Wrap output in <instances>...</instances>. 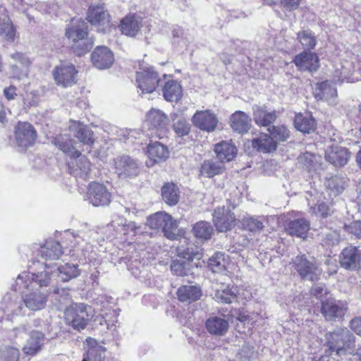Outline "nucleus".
Masks as SVG:
<instances>
[{
	"label": "nucleus",
	"mask_w": 361,
	"mask_h": 361,
	"mask_svg": "<svg viewBox=\"0 0 361 361\" xmlns=\"http://www.w3.org/2000/svg\"><path fill=\"white\" fill-rule=\"evenodd\" d=\"M49 269L46 263L44 271L37 273L24 271L16 280L15 289L21 290L23 304L31 311H39L47 305L49 293L44 288L49 285L54 274Z\"/></svg>",
	"instance_id": "nucleus-1"
},
{
	"label": "nucleus",
	"mask_w": 361,
	"mask_h": 361,
	"mask_svg": "<svg viewBox=\"0 0 361 361\" xmlns=\"http://www.w3.org/2000/svg\"><path fill=\"white\" fill-rule=\"evenodd\" d=\"M354 71L353 63L348 61L339 62L335 64L333 75V81L326 80L320 83H317L314 92V97L318 100H325L331 104H336L337 97V90L331 84L342 83L344 81L353 82L351 78L353 72Z\"/></svg>",
	"instance_id": "nucleus-2"
},
{
	"label": "nucleus",
	"mask_w": 361,
	"mask_h": 361,
	"mask_svg": "<svg viewBox=\"0 0 361 361\" xmlns=\"http://www.w3.org/2000/svg\"><path fill=\"white\" fill-rule=\"evenodd\" d=\"M66 36L72 42L71 48L78 56L85 54L94 44L88 37L87 25L83 20L73 22L66 29Z\"/></svg>",
	"instance_id": "nucleus-3"
},
{
	"label": "nucleus",
	"mask_w": 361,
	"mask_h": 361,
	"mask_svg": "<svg viewBox=\"0 0 361 361\" xmlns=\"http://www.w3.org/2000/svg\"><path fill=\"white\" fill-rule=\"evenodd\" d=\"M326 345L336 355L353 353L355 336L346 328H338L326 334Z\"/></svg>",
	"instance_id": "nucleus-4"
},
{
	"label": "nucleus",
	"mask_w": 361,
	"mask_h": 361,
	"mask_svg": "<svg viewBox=\"0 0 361 361\" xmlns=\"http://www.w3.org/2000/svg\"><path fill=\"white\" fill-rule=\"evenodd\" d=\"M93 315L92 307L84 303L73 304L64 312L66 324L78 331L86 327Z\"/></svg>",
	"instance_id": "nucleus-5"
},
{
	"label": "nucleus",
	"mask_w": 361,
	"mask_h": 361,
	"mask_svg": "<svg viewBox=\"0 0 361 361\" xmlns=\"http://www.w3.org/2000/svg\"><path fill=\"white\" fill-rule=\"evenodd\" d=\"M160 78L154 68L148 64H141L136 71L137 87L142 93H152L157 88Z\"/></svg>",
	"instance_id": "nucleus-6"
},
{
	"label": "nucleus",
	"mask_w": 361,
	"mask_h": 361,
	"mask_svg": "<svg viewBox=\"0 0 361 361\" xmlns=\"http://www.w3.org/2000/svg\"><path fill=\"white\" fill-rule=\"evenodd\" d=\"M178 256L180 259L172 262L171 269L177 276H186L190 271V262L195 259H200L202 254L197 247H188L186 250L178 247Z\"/></svg>",
	"instance_id": "nucleus-7"
},
{
	"label": "nucleus",
	"mask_w": 361,
	"mask_h": 361,
	"mask_svg": "<svg viewBox=\"0 0 361 361\" xmlns=\"http://www.w3.org/2000/svg\"><path fill=\"white\" fill-rule=\"evenodd\" d=\"M147 224L151 228H161L165 236L171 240L176 238L177 225L176 221L167 213L159 212L147 219Z\"/></svg>",
	"instance_id": "nucleus-8"
},
{
	"label": "nucleus",
	"mask_w": 361,
	"mask_h": 361,
	"mask_svg": "<svg viewBox=\"0 0 361 361\" xmlns=\"http://www.w3.org/2000/svg\"><path fill=\"white\" fill-rule=\"evenodd\" d=\"M78 71L69 61L61 62L52 71L53 78L56 84L63 87L72 86L76 82Z\"/></svg>",
	"instance_id": "nucleus-9"
},
{
	"label": "nucleus",
	"mask_w": 361,
	"mask_h": 361,
	"mask_svg": "<svg viewBox=\"0 0 361 361\" xmlns=\"http://www.w3.org/2000/svg\"><path fill=\"white\" fill-rule=\"evenodd\" d=\"M14 134L18 146L25 149L32 147L37 137L35 127L26 121H19L16 124Z\"/></svg>",
	"instance_id": "nucleus-10"
},
{
	"label": "nucleus",
	"mask_w": 361,
	"mask_h": 361,
	"mask_svg": "<svg viewBox=\"0 0 361 361\" xmlns=\"http://www.w3.org/2000/svg\"><path fill=\"white\" fill-rule=\"evenodd\" d=\"M146 122L150 130H155V137L161 138L166 135L169 120L161 110L156 109L149 110L146 115Z\"/></svg>",
	"instance_id": "nucleus-11"
},
{
	"label": "nucleus",
	"mask_w": 361,
	"mask_h": 361,
	"mask_svg": "<svg viewBox=\"0 0 361 361\" xmlns=\"http://www.w3.org/2000/svg\"><path fill=\"white\" fill-rule=\"evenodd\" d=\"M87 20L94 26L99 32H106L111 27L110 16L104 7L91 6L89 8Z\"/></svg>",
	"instance_id": "nucleus-12"
},
{
	"label": "nucleus",
	"mask_w": 361,
	"mask_h": 361,
	"mask_svg": "<svg viewBox=\"0 0 361 361\" xmlns=\"http://www.w3.org/2000/svg\"><path fill=\"white\" fill-rule=\"evenodd\" d=\"M191 121L195 127L208 133L213 132L219 123L216 114L209 109L197 111Z\"/></svg>",
	"instance_id": "nucleus-13"
},
{
	"label": "nucleus",
	"mask_w": 361,
	"mask_h": 361,
	"mask_svg": "<svg viewBox=\"0 0 361 361\" xmlns=\"http://www.w3.org/2000/svg\"><path fill=\"white\" fill-rule=\"evenodd\" d=\"M293 266L300 276L305 280L314 281L319 279L321 269L305 255H298L293 260Z\"/></svg>",
	"instance_id": "nucleus-14"
},
{
	"label": "nucleus",
	"mask_w": 361,
	"mask_h": 361,
	"mask_svg": "<svg viewBox=\"0 0 361 361\" xmlns=\"http://www.w3.org/2000/svg\"><path fill=\"white\" fill-rule=\"evenodd\" d=\"M91 60L94 67L104 70L110 68L114 62L113 51L106 46H98L91 54Z\"/></svg>",
	"instance_id": "nucleus-15"
},
{
	"label": "nucleus",
	"mask_w": 361,
	"mask_h": 361,
	"mask_svg": "<svg viewBox=\"0 0 361 361\" xmlns=\"http://www.w3.org/2000/svg\"><path fill=\"white\" fill-rule=\"evenodd\" d=\"M87 196L90 202L95 207L108 205L111 202L110 192L99 183L90 184Z\"/></svg>",
	"instance_id": "nucleus-16"
},
{
	"label": "nucleus",
	"mask_w": 361,
	"mask_h": 361,
	"mask_svg": "<svg viewBox=\"0 0 361 361\" xmlns=\"http://www.w3.org/2000/svg\"><path fill=\"white\" fill-rule=\"evenodd\" d=\"M293 62L300 71L315 72L319 67L318 56L311 51H302L296 55Z\"/></svg>",
	"instance_id": "nucleus-17"
},
{
	"label": "nucleus",
	"mask_w": 361,
	"mask_h": 361,
	"mask_svg": "<svg viewBox=\"0 0 361 361\" xmlns=\"http://www.w3.org/2000/svg\"><path fill=\"white\" fill-rule=\"evenodd\" d=\"M347 310V303L344 301L329 298L322 302V312L327 320L343 317Z\"/></svg>",
	"instance_id": "nucleus-18"
},
{
	"label": "nucleus",
	"mask_w": 361,
	"mask_h": 361,
	"mask_svg": "<svg viewBox=\"0 0 361 361\" xmlns=\"http://www.w3.org/2000/svg\"><path fill=\"white\" fill-rule=\"evenodd\" d=\"M340 264L346 269L356 270L361 266V251L355 246L343 250L340 255Z\"/></svg>",
	"instance_id": "nucleus-19"
},
{
	"label": "nucleus",
	"mask_w": 361,
	"mask_h": 361,
	"mask_svg": "<svg viewBox=\"0 0 361 361\" xmlns=\"http://www.w3.org/2000/svg\"><path fill=\"white\" fill-rule=\"evenodd\" d=\"M214 223L219 232H226L231 229L235 223V217L225 207H219L214 210Z\"/></svg>",
	"instance_id": "nucleus-20"
},
{
	"label": "nucleus",
	"mask_w": 361,
	"mask_h": 361,
	"mask_svg": "<svg viewBox=\"0 0 361 361\" xmlns=\"http://www.w3.org/2000/svg\"><path fill=\"white\" fill-rule=\"evenodd\" d=\"M11 56L14 61V63L11 65L12 76L18 79L26 78L29 73L30 60L20 52H16Z\"/></svg>",
	"instance_id": "nucleus-21"
},
{
	"label": "nucleus",
	"mask_w": 361,
	"mask_h": 361,
	"mask_svg": "<svg viewBox=\"0 0 361 361\" xmlns=\"http://www.w3.org/2000/svg\"><path fill=\"white\" fill-rule=\"evenodd\" d=\"M16 35V29L4 6H0V38L6 42H12Z\"/></svg>",
	"instance_id": "nucleus-22"
},
{
	"label": "nucleus",
	"mask_w": 361,
	"mask_h": 361,
	"mask_svg": "<svg viewBox=\"0 0 361 361\" xmlns=\"http://www.w3.org/2000/svg\"><path fill=\"white\" fill-rule=\"evenodd\" d=\"M229 327V323L224 317L212 316L208 318L205 322V328L207 331L213 336H224Z\"/></svg>",
	"instance_id": "nucleus-23"
},
{
	"label": "nucleus",
	"mask_w": 361,
	"mask_h": 361,
	"mask_svg": "<svg viewBox=\"0 0 361 361\" xmlns=\"http://www.w3.org/2000/svg\"><path fill=\"white\" fill-rule=\"evenodd\" d=\"M142 18L137 15H128L121 21V31L126 36L135 37L142 26Z\"/></svg>",
	"instance_id": "nucleus-24"
},
{
	"label": "nucleus",
	"mask_w": 361,
	"mask_h": 361,
	"mask_svg": "<svg viewBox=\"0 0 361 361\" xmlns=\"http://www.w3.org/2000/svg\"><path fill=\"white\" fill-rule=\"evenodd\" d=\"M69 130L75 137L85 145H90L94 141L92 131L79 121H71Z\"/></svg>",
	"instance_id": "nucleus-25"
},
{
	"label": "nucleus",
	"mask_w": 361,
	"mask_h": 361,
	"mask_svg": "<svg viewBox=\"0 0 361 361\" xmlns=\"http://www.w3.org/2000/svg\"><path fill=\"white\" fill-rule=\"evenodd\" d=\"M116 171L119 178L133 177L138 173V166L135 159H116Z\"/></svg>",
	"instance_id": "nucleus-26"
},
{
	"label": "nucleus",
	"mask_w": 361,
	"mask_h": 361,
	"mask_svg": "<svg viewBox=\"0 0 361 361\" xmlns=\"http://www.w3.org/2000/svg\"><path fill=\"white\" fill-rule=\"evenodd\" d=\"M251 118L242 111H236L230 117L231 127L239 133L247 132L251 126Z\"/></svg>",
	"instance_id": "nucleus-27"
},
{
	"label": "nucleus",
	"mask_w": 361,
	"mask_h": 361,
	"mask_svg": "<svg viewBox=\"0 0 361 361\" xmlns=\"http://www.w3.org/2000/svg\"><path fill=\"white\" fill-rule=\"evenodd\" d=\"M67 165L69 173L75 177L86 178L91 171L89 159H69Z\"/></svg>",
	"instance_id": "nucleus-28"
},
{
	"label": "nucleus",
	"mask_w": 361,
	"mask_h": 361,
	"mask_svg": "<svg viewBox=\"0 0 361 361\" xmlns=\"http://www.w3.org/2000/svg\"><path fill=\"white\" fill-rule=\"evenodd\" d=\"M252 109L254 121L259 126H268L276 118L275 111H269L264 106H255Z\"/></svg>",
	"instance_id": "nucleus-29"
},
{
	"label": "nucleus",
	"mask_w": 361,
	"mask_h": 361,
	"mask_svg": "<svg viewBox=\"0 0 361 361\" xmlns=\"http://www.w3.org/2000/svg\"><path fill=\"white\" fill-rule=\"evenodd\" d=\"M63 252L60 243L52 240H47L39 250L42 257L47 261L59 259Z\"/></svg>",
	"instance_id": "nucleus-30"
},
{
	"label": "nucleus",
	"mask_w": 361,
	"mask_h": 361,
	"mask_svg": "<svg viewBox=\"0 0 361 361\" xmlns=\"http://www.w3.org/2000/svg\"><path fill=\"white\" fill-rule=\"evenodd\" d=\"M44 339V334L42 332L32 331L23 348V353L27 355L37 354L41 350Z\"/></svg>",
	"instance_id": "nucleus-31"
},
{
	"label": "nucleus",
	"mask_w": 361,
	"mask_h": 361,
	"mask_svg": "<svg viewBox=\"0 0 361 361\" xmlns=\"http://www.w3.org/2000/svg\"><path fill=\"white\" fill-rule=\"evenodd\" d=\"M252 145L257 151L263 153H270L277 147V143L267 134H261L258 137L254 138Z\"/></svg>",
	"instance_id": "nucleus-32"
},
{
	"label": "nucleus",
	"mask_w": 361,
	"mask_h": 361,
	"mask_svg": "<svg viewBox=\"0 0 361 361\" xmlns=\"http://www.w3.org/2000/svg\"><path fill=\"white\" fill-rule=\"evenodd\" d=\"M177 295L180 301L190 303L199 300L202 292L196 286H183L178 289Z\"/></svg>",
	"instance_id": "nucleus-33"
},
{
	"label": "nucleus",
	"mask_w": 361,
	"mask_h": 361,
	"mask_svg": "<svg viewBox=\"0 0 361 361\" xmlns=\"http://www.w3.org/2000/svg\"><path fill=\"white\" fill-rule=\"evenodd\" d=\"M286 230L290 235L305 238L310 230V223L305 219H295L288 224Z\"/></svg>",
	"instance_id": "nucleus-34"
},
{
	"label": "nucleus",
	"mask_w": 361,
	"mask_h": 361,
	"mask_svg": "<svg viewBox=\"0 0 361 361\" xmlns=\"http://www.w3.org/2000/svg\"><path fill=\"white\" fill-rule=\"evenodd\" d=\"M161 197L168 205H176L180 199L179 188L173 183H165L161 188Z\"/></svg>",
	"instance_id": "nucleus-35"
},
{
	"label": "nucleus",
	"mask_w": 361,
	"mask_h": 361,
	"mask_svg": "<svg viewBox=\"0 0 361 361\" xmlns=\"http://www.w3.org/2000/svg\"><path fill=\"white\" fill-rule=\"evenodd\" d=\"M163 95L166 101L178 102L183 95L182 87L176 80H169L163 87Z\"/></svg>",
	"instance_id": "nucleus-36"
},
{
	"label": "nucleus",
	"mask_w": 361,
	"mask_h": 361,
	"mask_svg": "<svg viewBox=\"0 0 361 361\" xmlns=\"http://www.w3.org/2000/svg\"><path fill=\"white\" fill-rule=\"evenodd\" d=\"M224 163L222 159H207L202 165L200 173L208 178H212L224 170Z\"/></svg>",
	"instance_id": "nucleus-37"
},
{
	"label": "nucleus",
	"mask_w": 361,
	"mask_h": 361,
	"mask_svg": "<svg viewBox=\"0 0 361 361\" xmlns=\"http://www.w3.org/2000/svg\"><path fill=\"white\" fill-rule=\"evenodd\" d=\"M295 128L303 133H310L315 128V121L311 115L298 114L294 121Z\"/></svg>",
	"instance_id": "nucleus-38"
},
{
	"label": "nucleus",
	"mask_w": 361,
	"mask_h": 361,
	"mask_svg": "<svg viewBox=\"0 0 361 361\" xmlns=\"http://www.w3.org/2000/svg\"><path fill=\"white\" fill-rule=\"evenodd\" d=\"M214 150L219 158H234L238 152L235 145L228 141H221L216 144Z\"/></svg>",
	"instance_id": "nucleus-39"
},
{
	"label": "nucleus",
	"mask_w": 361,
	"mask_h": 361,
	"mask_svg": "<svg viewBox=\"0 0 361 361\" xmlns=\"http://www.w3.org/2000/svg\"><path fill=\"white\" fill-rule=\"evenodd\" d=\"M73 141L71 140H65L63 137H55L52 143L59 147L66 155L72 157L73 158H78L81 153L75 149V147L73 145Z\"/></svg>",
	"instance_id": "nucleus-40"
},
{
	"label": "nucleus",
	"mask_w": 361,
	"mask_h": 361,
	"mask_svg": "<svg viewBox=\"0 0 361 361\" xmlns=\"http://www.w3.org/2000/svg\"><path fill=\"white\" fill-rule=\"evenodd\" d=\"M266 219L264 216H247L242 220L243 228L250 232H259L264 228V223Z\"/></svg>",
	"instance_id": "nucleus-41"
},
{
	"label": "nucleus",
	"mask_w": 361,
	"mask_h": 361,
	"mask_svg": "<svg viewBox=\"0 0 361 361\" xmlns=\"http://www.w3.org/2000/svg\"><path fill=\"white\" fill-rule=\"evenodd\" d=\"M235 293L228 285L221 284L215 290L214 298L223 303H231L235 298Z\"/></svg>",
	"instance_id": "nucleus-42"
},
{
	"label": "nucleus",
	"mask_w": 361,
	"mask_h": 361,
	"mask_svg": "<svg viewBox=\"0 0 361 361\" xmlns=\"http://www.w3.org/2000/svg\"><path fill=\"white\" fill-rule=\"evenodd\" d=\"M58 276L63 281H68L80 275V270L77 265L66 264L57 267Z\"/></svg>",
	"instance_id": "nucleus-43"
},
{
	"label": "nucleus",
	"mask_w": 361,
	"mask_h": 361,
	"mask_svg": "<svg viewBox=\"0 0 361 361\" xmlns=\"http://www.w3.org/2000/svg\"><path fill=\"white\" fill-rule=\"evenodd\" d=\"M147 152L149 158H169V157L168 147L159 142H150Z\"/></svg>",
	"instance_id": "nucleus-44"
},
{
	"label": "nucleus",
	"mask_w": 361,
	"mask_h": 361,
	"mask_svg": "<svg viewBox=\"0 0 361 361\" xmlns=\"http://www.w3.org/2000/svg\"><path fill=\"white\" fill-rule=\"evenodd\" d=\"M192 231L197 238L208 240L213 233V228L209 222L200 221L194 225Z\"/></svg>",
	"instance_id": "nucleus-45"
},
{
	"label": "nucleus",
	"mask_w": 361,
	"mask_h": 361,
	"mask_svg": "<svg viewBox=\"0 0 361 361\" xmlns=\"http://www.w3.org/2000/svg\"><path fill=\"white\" fill-rule=\"evenodd\" d=\"M228 264V259L225 254L216 252L209 261V267L213 272L224 271Z\"/></svg>",
	"instance_id": "nucleus-46"
},
{
	"label": "nucleus",
	"mask_w": 361,
	"mask_h": 361,
	"mask_svg": "<svg viewBox=\"0 0 361 361\" xmlns=\"http://www.w3.org/2000/svg\"><path fill=\"white\" fill-rule=\"evenodd\" d=\"M173 128L175 133L179 136L188 135L190 130V125L184 117L173 118Z\"/></svg>",
	"instance_id": "nucleus-47"
},
{
	"label": "nucleus",
	"mask_w": 361,
	"mask_h": 361,
	"mask_svg": "<svg viewBox=\"0 0 361 361\" xmlns=\"http://www.w3.org/2000/svg\"><path fill=\"white\" fill-rule=\"evenodd\" d=\"M298 39L304 48L314 49L316 39L310 30H302L298 33Z\"/></svg>",
	"instance_id": "nucleus-48"
},
{
	"label": "nucleus",
	"mask_w": 361,
	"mask_h": 361,
	"mask_svg": "<svg viewBox=\"0 0 361 361\" xmlns=\"http://www.w3.org/2000/svg\"><path fill=\"white\" fill-rule=\"evenodd\" d=\"M270 135L276 140L284 142L290 136V131L284 126H273L268 128Z\"/></svg>",
	"instance_id": "nucleus-49"
},
{
	"label": "nucleus",
	"mask_w": 361,
	"mask_h": 361,
	"mask_svg": "<svg viewBox=\"0 0 361 361\" xmlns=\"http://www.w3.org/2000/svg\"><path fill=\"white\" fill-rule=\"evenodd\" d=\"M20 353L18 348L4 347L0 348V361H18Z\"/></svg>",
	"instance_id": "nucleus-50"
},
{
	"label": "nucleus",
	"mask_w": 361,
	"mask_h": 361,
	"mask_svg": "<svg viewBox=\"0 0 361 361\" xmlns=\"http://www.w3.org/2000/svg\"><path fill=\"white\" fill-rule=\"evenodd\" d=\"M63 238L66 241L70 242V247L71 248L70 250L71 252L73 251L78 246L80 245L81 243L83 244L86 240L85 239H84V236H82L80 233H77L76 234H75L70 231L65 232Z\"/></svg>",
	"instance_id": "nucleus-51"
},
{
	"label": "nucleus",
	"mask_w": 361,
	"mask_h": 361,
	"mask_svg": "<svg viewBox=\"0 0 361 361\" xmlns=\"http://www.w3.org/2000/svg\"><path fill=\"white\" fill-rule=\"evenodd\" d=\"M104 349L100 345L90 347L86 353V357L90 361H103Z\"/></svg>",
	"instance_id": "nucleus-52"
},
{
	"label": "nucleus",
	"mask_w": 361,
	"mask_h": 361,
	"mask_svg": "<svg viewBox=\"0 0 361 361\" xmlns=\"http://www.w3.org/2000/svg\"><path fill=\"white\" fill-rule=\"evenodd\" d=\"M326 187L334 193L340 194L344 189V182L338 177H334L329 179L326 182Z\"/></svg>",
	"instance_id": "nucleus-53"
},
{
	"label": "nucleus",
	"mask_w": 361,
	"mask_h": 361,
	"mask_svg": "<svg viewBox=\"0 0 361 361\" xmlns=\"http://www.w3.org/2000/svg\"><path fill=\"white\" fill-rule=\"evenodd\" d=\"M341 240L340 235L336 231H329L324 234L323 241L326 245H334Z\"/></svg>",
	"instance_id": "nucleus-54"
},
{
	"label": "nucleus",
	"mask_w": 361,
	"mask_h": 361,
	"mask_svg": "<svg viewBox=\"0 0 361 361\" xmlns=\"http://www.w3.org/2000/svg\"><path fill=\"white\" fill-rule=\"evenodd\" d=\"M345 230L358 238H361V221H355L349 225H345Z\"/></svg>",
	"instance_id": "nucleus-55"
},
{
	"label": "nucleus",
	"mask_w": 361,
	"mask_h": 361,
	"mask_svg": "<svg viewBox=\"0 0 361 361\" xmlns=\"http://www.w3.org/2000/svg\"><path fill=\"white\" fill-rule=\"evenodd\" d=\"M311 210L315 214L320 215L323 217L326 216L330 212V208L329 206L323 202L311 207Z\"/></svg>",
	"instance_id": "nucleus-56"
},
{
	"label": "nucleus",
	"mask_w": 361,
	"mask_h": 361,
	"mask_svg": "<svg viewBox=\"0 0 361 361\" xmlns=\"http://www.w3.org/2000/svg\"><path fill=\"white\" fill-rule=\"evenodd\" d=\"M301 0H281V5L289 11L298 8Z\"/></svg>",
	"instance_id": "nucleus-57"
},
{
	"label": "nucleus",
	"mask_w": 361,
	"mask_h": 361,
	"mask_svg": "<svg viewBox=\"0 0 361 361\" xmlns=\"http://www.w3.org/2000/svg\"><path fill=\"white\" fill-rule=\"evenodd\" d=\"M350 156V152L347 149L342 147H336L335 157H331L329 155V157H326L325 158H348Z\"/></svg>",
	"instance_id": "nucleus-58"
},
{
	"label": "nucleus",
	"mask_w": 361,
	"mask_h": 361,
	"mask_svg": "<svg viewBox=\"0 0 361 361\" xmlns=\"http://www.w3.org/2000/svg\"><path fill=\"white\" fill-rule=\"evenodd\" d=\"M351 329L357 335L361 336V317H355L350 322Z\"/></svg>",
	"instance_id": "nucleus-59"
},
{
	"label": "nucleus",
	"mask_w": 361,
	"mask_h": 361,
	"mask_svg": "<svg viewBox=\"0 0 361 361\" xmlns=\"http://www.w3.org/2000/svg\"><path fill=\"white\" fill-rule=\"evenodd\" d=\"M324 293L326 294V288L323 284H316L312 288V294L317 298H321Z\"/></svg>",
	"instance_id": "nucleus-60"
},
{
	"label": "nucleus",
	"mask_w": 361,
	"mask_h": 361,
	"mask_svg": "<svg viewBox=\"0 0 361 361\" xmlns=\"http://www.w3.org/2000/svg\"><path fill=\"white\" fill-rule=\"evenodd\" d=\"M4 94L7 99H14L16 96L17 95L16 88L14 86H10L8 87H6L4 90Z\"/></svg>",
	"instance_id": "nucleus-61"
},
{
	"label": "nucleus",
	"mask_w": 361,
	"mask_h": 361,
	"mask_svg": "<svg viewBox=\"0 0 361 361\" xmlns=\"http://www.w3.org/2000/svg\"><path fill=\"white\" fill-rule=\"evenodd\" d=\"M37 103V99L35 98V97L32 95V93H30V94H27L26 97L24 98V104H27L30 106H34L36 105Z\"/></svg>",
	"instance_id": "nucleus-62"
},
{
	"label": "nucleus",
	"mask_w": 361,
	"mask_h": 361,
	"mask_svg": "<svg viewBox=\"0 0 361 361\" xmlns=\"http://www.w3.org/2000/svg\"><path fill=\"white\" fill-rule=\"evenodd\" d=\"M42 9H43L45 12L49 13H56L58 6L56 5H48L47 4H44L42 6Z\"/></svg>",
	"instance_id": "nucleus-63"
},
{
	"label": "nucleus",
	"mask_w": 361,
	"mask_h": 361,
	"mask_svg": "<svg viewBox=\"0 0 361 361\" xmlns=\"http://www.w3.org/2000/svg\"><path fill=\"white\" fill-rule=\"evenodd\" d=\"M27 329L25 326H20L14 329L15 336L17 337L18 336H22L23 334H25Z\"/></svg>",
	"instance_id": "nucleus-64"
}]
</instances>
